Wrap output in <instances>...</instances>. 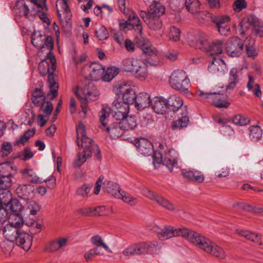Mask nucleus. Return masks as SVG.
Wrapping results in <instances>:
<instances>
[{
    "mask_svg": "<svg viewBox=\"0 0 263 263\" xmlns=\"http://www.w3.org/2000/svg\"><path fill=\"white\" fill-rule=\"evenodd\" d=\"M118 73V69L114 67L107 68L103 77V80L108 82L111 80Z\"/></svg>",
    "mask_w": 263,
    "mask_h": 263,
    "instance_id": "864d4df0",
    "label": "nucleus"
},
{
    "mask_svg": "<svg viewBox=\"0 0 263 263\" xmlns=\"http://www.w3.org/2000/svg\"><path fill=\"white\" fill-rule=\"evenodd\" d=\"M182 109L183 111L181 113V117L172 123V127L173 129H182L187 127L189 124V118L187 116V111L186 107L184 106Z\"/></svg>",
    "mask_w": 263,
    "mask_h": 263,
    "instance_id": "393cba45",
    "label": "nucleus"
},
{
    "mask_svg": "<svg viewBox=\"0 0 263 263\" xmlns=\"http://www.w3.org/2000/svg\"><path fill=\"white\" fill-rule=\"evenodd\" d=\"M121 125L125 130H132L137 126V121L135 116H126L121 121Z\"/></svg>",
    "mask_w": 263,
    "mask_h": 263,
    "instance_id": "f704fd0d",
    "label": "nucleus"
},
{
    "mask_svg": "<svg viewBox=\"0 0 263 263\" xmlns=\"http://www.w3.org/2000/svg\"><path fill=\"white\" fill-rule=\"evenodd\" d=\"M166 101L168 109L173 112L178 111L183 105L182 99L175 95H171Z\"/></svg>",
    "mask_w": 263,
    "mask_h": 263,
    "instance_id": "bb28decb",
    "label": "nucleus"
},
{
    "mask_svg": "<svg viewBox=\"0 0 263 263\" xmlns=\"http://www.w3.org/2000/svg\"><path fill=\"white\" fill-rule=\"evenodd\" d=\"M118 5L120 11L127 17L130 23L128 24L127 21L122 20L119 22L120 29H124L127 25H131L135 31L140 36L135 39V43L142 50L143 53L146 56V62L151 65H155L158 60L157 57L158 51L152 46L150 42L141 36L143 27L139 18L132 10L126 9L125 0H117Z\"/></svg>",
    "mask_w": 263,
    "mask_h": 263,
    "instance_id": "f257e3e1",
    "label": "nucleus"
},
{
    "mask_svg": "<svg viewBox=\"0 0 263 263\" xmlns=\"http://www.w3.org/2000/svg\"><path fill=\"white\" fill-rule=\"evenodd\" d=\"M82 91L86 99L91 101L96 100L100 95L99 91L91 83H88L87 85L85 86Z\"/></svg>",
    "mask_w": 263,
    "mask_h": 263,
    "instance_id": "cd10ccee",
    "label": "nucleus"
},
{
    "mask_svg": "<svg viewBox=\"0 0 263 263\" xmlns=\"http://www.w3.org/2000/svg\"><path fill=\"white\" fill-rule=\"evenodd\" d=\"M249 40L248 38H247L245 42L246 43V52L248 54V55L250 57H253L257 54V51L255 50L254 47L253 46V45L254 44V41L252 40L251 45L247 44V42Z\"/></svg>",
    "mask_w": 263,
    "mask_h": 263,
    "instance_id": "338daca9",
    "label": "nucleus"
},
{
    "mask_svg": "<svg viewBox=\"0 0 263 263\" xmlns=\"http://www.w3.org/2000/svg\"><path fill=\"white\" fill-rule=\"evenodd\" d=\"M21 172L23 175L27 177V179L31 183L37 184L43 182L42 179L36 175L32 169H24Z\"/></svg>",
    "mask_w": 263,
    "mask_h": 263,
    "instance_id": "ea45409f",
    "label": "nucleus"
},
{
    "mask_svg": "<svg viewBox=\"0 0 263 263\" xmlns=\"http://www.w3.org/2000/svg\"><path fill=\"white\" fill-rule=\"evenodd\" d=\"M196 94L203 99H208L210 103L213 104L218 108H227L230 104L226 100L221 99L219 94L216 92H206L198 89Z\"/></svg>",
    "mask_w": 263,
    "mask_h": 263,
    "instance_id": "9d476101",
    "label": "nucleus"
},
{
    "mask_svg": "<svg viewBox=\"0 0 263 263\" xmlns=\"http://www.w3.org/2000/svg\"><path fill=\"white\" fill-rule=\"evenodd\" d=\"M169 83L173 89L184 93L189 92L190 81L186 73L183 70H174L170 77Z\"/></svg>",
    "mask_w": 263,
    "mask_h": 263,
    "instance_id": "20e7f679",
    "label": "nucleus"
},
{
    "mask_svg": "<svg viewBox=\"0 0 263 263\" xmlns=\"http://www.w3.org/2000/svg\"><path fill=\"white\" fill-rule=\"evenodd\" d=\"M8 209L10 214L20 213L23 211V206L17 199H13L8 205Z\"/></svg>",
    "mask_w": 263,
    "mask_h": 263,
    "instance_id": "c03bdc74",
    "label": "nucleus"
},
{
    "mask_svg": "<svg viewBox=\"0 0 263 263\" xmlns=\"http://www.w3.org/2000/svg\"><path fill=\"white\" fill-rule=\"evenodd\" d=\"M133 73L136 78L141 81L144 80L148 75L146 63L141 60Z\"/></svg>",
    "mask_w": 263,
    "mask_h": 263,
    "instance_id": "2f4dec72",
    "label": "nucleus"
},
{
    "mask_svg": "<svg viewBox=\"0 0 263 263\" xmlns=\"http://www.w3.org/2000/svg\"><path fill=\"white\" fill-rule=\"evenodd\" d=\"M89 76L92 80H97L104 71L102 66L97 63H92L89 66Z\"/></svg>",
    "mask_w": 263,
    "mask_h": 263,
    "instance_id": "c756f323",
    "label": "nucleus"
},
{
    "mask_svg": "<svg viewBox=\"0 0 263 263\" xmlns=\"http://www.w3.org/2000/svg\"><path fill=\"white\" fill-rule=\"evenodd\" d=\"M153 151V164L155 168H157L160 164L165 165L170 172H172L173 167L177 163V157L175 156L176 152L173 149L168 151V156L162 159V156L161 153L157 151Z\"/></svg>",
    "mask_w": 263,
    "mask_h": 263,
    "instance_id": "423d86ee",
    "label": "nucleus"
},
{
    "mask_svg": "<svg viewBox=\"0 0 263 263\" xmlns=\"http://www.w3.org/2000/svg\"><path fill=\"white\" fill-rule=\"evenodd\" d=\"M10 213L8 208L0 206V223H3L9 219Z\"/></svg>",
    "mask_w": 263,
    "mask_h": 263,
    "instance_id": "774afa93",
    "label": "nucleus"
},
{
    "mask_svg": "<svg viewBox=\"0 0 263 263\" xmlns=\"http://www.w3.org/2000/svg\"><path fill=\"white\" fill-rule=\"evenodd\" d=\"M22 230L11 224H6L3 229V234L7 240L15 242Z\"/></svg>",
    "mask_w": 263,
    "mask_h": 263,
    "instance_id": "6ab92c4d",
    "label": "nucleus"
},
{
    "mask_svg": "<svg viewBox=\"0 0 263 263\" xmlns=\"http://www.w3.org/2000/svg\"><path fill=\"white\" fill-rule=\"evenodd\" d=\"M106 132L109 134L112 139L118 138L123 134L125 129L119 122L114 123L106 128Z\"/></svg>",
    "mask_w": 263,
    "mask_h": 263,
    "instance_id": "b1692460",
    "label": "nucleus"
},
{
    "mask_svg": "<svg viewBox=\"0 0 263 263\" xmlns=\"http://www.w3.org/2000/svg\"><path fill=\"white\" fill-rule=\"evenodd\" d=\"M197 39L196 49H199L206 52L210 47L209 37L205 34L201 33L198 35Z\"/></svg>",
    "mask_w": 263,
    "mask_h": 263,
    "instance_id": "4c0bfd02",
    "label": "nucleus"
},
{
    "mask_svg": "<svg viewBox=\"0 0 263 263\" xmlns=\"http://www.w3.org/2000/svg\"><path fill=\"white\" fill-rule=\"evenodd\" d=\"M26 209L29 211L30 214L35 215L39 211L40 207L36 202L30 200L26 204Z\"/></svg>",
    "mask_w": 263,
    "mask_h": 263,
    "instance_id": "0e129e2a",
    "label": "nucleus"
},
{
    "mask_svg": "<svg viewBox=\"0 0 263 263\" xmlns=\"http://www.w3.org/2000/svg\"><path fill=\"white\" fill-rule=\"evenodd\" d=\"M40 109L45 114V117L50 115L53 111V107L50 101H44L40 106Z\"/></svg>",
    "mask_w": 263,
    "mask_h": 263,
    "instance_id": "052dcab7",
    "label": "nucleus"
},
{
    "mask_svg": "<svg viewBox=\"0 0 263 263\" xmlns=\"http://www.w3.org/2000/svg\"><path fill=\"white\" fill-rule=\"evenodd\" d=\"M236 233L248 240L261 244V242H260L261 237L258 234L242 230H237Z\"/></svg>",
    "mask_w": 263,
    "mask_h": 263,
    "instance_id": "e433bc0d",
    "label": "nucleus"
},
{
    "mask_svg": "<svg viewBox=\"0 0 263 263\" xmlns=\"http://www.w3.org/2000/svg\"><path fill=\"white\" fill-rule=\"evenodd\" d=\"M116 93L122 96L123 102L127 104L134 103L137 98L135 90L125 83L118 84L114 88Z\"/></svg>",
    "mask_w": 263,
    "mask_h": 263,
    "instance_id": "6e6552de",
    "label": "nucleus"
},
{
    "mask_svg": "<svg viewBox=\"0 0 263 263\" xmlns=\"http://www.w3.org/2000/svg\"><path fill=\"white\" fill-rule=\"evenodd\" d=\"M243 47L242 41L238 37L233 36L229 38L227 41L225 50L229 55L237 57L241 54Z\"/></svg>",
    "mask_w": 263,
    "mask_h": 263,
    "instance_id": "1a4fd4ad",
    "label": "nucleus"
},
{
    "mask_svg": "<svg viewBox=\"0 0 263 263\" xmlns=\"http://www.w3.org/2000/svg\"><path fill=\"white\" fill-rule=\"evenodd\" d=\"M91 242L96 246H101L103 247L107 252L112 253V251L109 249L106 244L103 242V240L99 235H96L91 237Z\"/></svg>",
    "mask_w": 263,
    "mask_h": 263,
    "instance_id": "5fc2aeb1",
    "label": "nucleus"
},
{
    "mask_svg": "<svg viewBox=\"0 0 263 263\" xmlns=\"http://www.w3.org/2000/svg\"><path fill=\"white\" fill-rule=\"evenodd\" d=\"M162 248V243L157 241L140 242L128 246L122 251V254L126 257L158 254Z\"/></svg>",
    "mask_w": 263,
    "mask_h": 263,
    "instance_id": "7ed1b4c3",
    "label": "nucleus"
},
{
    "mask_svg": "<svg viewBox=\"0 0 263 263\" xmlns=\"http://www.w3.org/2000/svg\"><path fill=\"white\" fill-rule=\"evenodd\" d=\"M232 122L239 126H246L250 124V120L241 115H237L232 118Z\"/></svg>",
    "mask_w": 263,
    "mask_h": 263,
    "instance_id": "6e6d98bb",
    "label": "nucleus"
},
{
    "mask_svg": "<svg viewBox=\"0 0 263 263\" xmlns=\"http://www.w3.org/2000/svg\"><path fill=\"white\" fill-rule=\"evenodd\" d=\"M13 199L9 191H0V206L8 208V205Z\"/></svg>",
    "mask_w": 263,
    "mask_h": 263,
    "instance_id": "79ce46f5",
    "label": "nucleus"
},
{
    "mask_svg": "<svg viewBox=\"0 0 263 263\" xmlns=\"http://www.w3.org/2000/svg\"><path fill=\"white\" fill-rule=\"evenodd\" d=\"M185 7L192 13L199 12L200 4L198 0H185Z\"/></svg>",
    "mask_w": 263,
    "mask_h": 263,
    "instance_id": "09e8293b",
    "label": "nucleus"
},
{
    "mask_svg": "<svg viewBox=\"0 0 263 263\" xmlns=\"http://www.w3.org/2000/svg\"><path fill=\"white\" fill-rule=\"evenodd\" d=\"M33 237L21 230L15 241L16 244L25 251L29 250L32 243Z\"/></svg>",
    "mask_w": 263,
    "mask_h": 263,
    "instance_id": "f3484780",
    "label": "nucleus"
},
{
    "mask_svg": "<svg viewBox=\"0 0 263 263\" xmlns=\"http://www.w3.org/2000/svg\"><path fill=\"white\" fill-rule=\"evenodd\" d=\"M154 230L160 240H166L173 237L182 236L183 232V228L175 229L171 226H165L162 229L156 226Z\"/></svg>",
    "mask_w": 263,
    "mask_h": 263,
    "instance_id": "9b49d317",
    "label": "nucleus"
},
{
    "mask_svg": "<svg viewBox=\"0 0 263 263\" xmlns=\"http://www.w3.org/2000/svg\"><path fill=\"white\" fill-rule=\"evenodd\" d=\"M250 129V137L254 141L259 140L262 137V129L258 125L251 126Z\"/></svg>",
    "mask_w": 263,
    "mask_h": 263,
    "instance_id": "a18cd8bd",
    "label": "nucleus"
},
{
    "mask_svg": "<svg viewBox=\"0 0 263 263\" xmlns=\"http://www.w3.org/2000/svg\"><path fill=\"white\" fill-rule=\"evenodd\" d=\"M110 110L109 107H104L99 112L100 121L102 128H105L107 126V123L105 121L109 116Z\"/></svg>",
    "mask_w": 263,
    "mask_h": 263,
    "instance_id": "4d7b16f0",
    "label": "nucleus"
},
{
    "mask_svg": "<svg viewBox=\"0 0 263 263\" xmlns=\"http://www.w3.org/2000/svg\"><path fill=\"white\" fill-rule=\"evenodd\" d=\"M12 151V145L9 142H4L1 146L0 156L2 157H6L11 153Z\"/></svg>",
    "mask_w": 263,
    "mask_h": 263,
    "instance_id": "603ef678",
    "label": "nucleus"
},
{
    "mask_svg": "<svg viewBox=\"0 0 263 263\" xmlns=\"http://www.w3.org/2000/svg\"><path fill=\"white\" fill-rule=\"evenodd\" d=\"M14 246V242L8 240L3 241L1 244V248L6 254H10L12 251Z\"/></svg>",
    "mask_w": 263,
    "mask_h": 263,
    "instance_id": "69168bd1",
    "label": "nucleus"
},
{
    "mask_svg": "<svg viewBox=\"0 0 263 263\" xmlns=\"http://www.w3.org/2000/svg\"><path fill=\"white\" fill-rule=\"evenodd\" d=\"M150 96L146 92H141L137 95V98L134 103L138 109H143L149 106L151 103Z\"/></svg>",
    "mask_w": 263,
    "mask_h": 263,
    "instance_id": "5701e85b",
    "label": "nucleus"
},
{
    "mask_svg": "<svg viewBox=\"0 0 263 263\" xmlns=\"http://www.w3.org/2000/svg\"><path fill=\"white\" fill-rule=\"evenodd\" d=\"M153 109L158 114H163L168 109L167 101L162 97H155L151 101Z\"/></svg>",
    "mask_w": 263,
    "mask_h": 263,
    "instance_id": "a211bd4d",
    "label": "nucleus"
},
{
    "mask_svg": "<svg viewBox=\"0 0 263 263\" xmlns=\"http://www.w3.org/2000/svg\"><path fill=\"white\" fill-rule=\"evenodd\" d=\"M212 20L216 25L219 32L222 35H226L230 32V28L228 25L230 21L229 16L227 15L213 16Z\"/></svg>",
    "mask_w": 263,
    "mask_h": 263,
    "instance_id": "4468645a",
    "label": "nucleus"
},
{
    "mask_svg": "<svg viewBox=\"0 0 263 263\" xmlns=\"http://www.w3.org/2000/svg\"><path fill=\"white\" fill-rule=\"evenodd\" d=\"M141 61V60L133 58L125 59L121 63V68L124 71L133 72Z\"/></svg>",
    "mask_w": 263,
    "mask_h": 263,
    "instance_id": "a878e982",
    "label": "nucleus"
},
{
    "mask_svg": "<svg viewBox=\"0 0 263 263\" xmlns=\"http://www.w3.org/2000/svg\"><path fill=\"white\" fill-rule=\"evenodd\" d=\"M13 177L0 174V191L6 190L11 186Z\"/></svg>",
    "mask_w": 263,
    "mask_h": 263,
    "instance_id": "49530a36",
    "label": "nucleus"
},
{
    "mask_svg": "<svg viewBox=\"0 0 263 263\" xmlns=\"http://www.w3.org/2000/svg\"><path fill=\"white\" fill-rule=\"evenodd\" d=\"M152 30H159L162 27V22L159 17L149 15L148 20L145 23Z\"/></svg>",
    "mask_w": 263,
    "mask_h": 263,
    "instance_id": "37998d69",
    "label": "nucleus"
},
{
    "mask_svg": "<svg viewBox=\"0 0 263 263\" xmlns=\"http://www.w3.org/2000/svg\"><path fill=\"white\" fill-rule=\"evenodd\" d=\"M142 193L145 197L151 200L155 201L159 205L164 209L169 211L175 210L174 205L163 196L156 194L147 189L143 190Z\"/></svg>",
    "mask_w": 263,
    "mask_h": 263,
    "instance_id": "f8f14e48",
    "label": "nucleus"
},
{
    "mask_svg": "<svg viewBox=\"0 0 263 263\" xmlns=\"http://www.w3.org/2000/svg\"><path fill=\"white\" fill-rule=\"evenodd\" d=\"M182 233V237L196 246L200 239L203 236V235L198 232L184 228H183V232Z\"/></svg>",
    "mask_w": 263,
    "mask_h": 263,
    "instance_id": "4be33fe9",
    "label": "nucleus"
},
{
    "mask_svg": "<svg viewBox=\"0 0 263 263\" xmlns=\"http://www.w3.org/2000/svg\"><path fill=\"white\" fill-rule=\"evenodd\" d=\"M230 82L227 86V89H232L238 82V70L236 68H232L230 72Z\"/></svg>",
    "mask_w": 263,
    "mask_h": 263,
    "instance_id": "de8ad7c7",
    "label": "nucleus"
},
{
    "mask_svg": "<svg viewBox=\"0 0 263 263\" xmlns=\"http://www.w3.org/2000/svg\"><path fill=\"white\" fill-rule=\"evenodd\" d=\"M181 31L180 29L173 26L170 28L168 33V37L170 40L175 42H177L180 39V35Z\"/></svg>",
    "mask_w": 263,
    "mask_h": 263,
    "instance_id": "e2e57ef3",
    "label": "nucleus"
},
{
    "mask_svg": "<svg viewBox=\"0 0 263 263\" xmlns=\"http://www.w3.org/2000/svg\"><path fill=\"white\" fill-rule=\"evenodd\" d=\"M77 143L79 147H84V150L79 153L77 159L73 162L74 167H80L87 159L90 158L93 154L96 159L100 160L101 156V151L98 145L94 141L86 136L85 125L79 122L76 126Z\"/></svg>",
    "mask_w": 263,
    "mask_h": 263,
    "instance_id": "f03ea898",
    "label": "nucleus"
},
{
    "mask_svg": "<svg viewBox=\"0 0 263 263\" xmlns=\"http://www.w3.org/2000/svg\"><path fill=\"white\" fill-rule=\"evenodd\" d=\"M213 242L208 238L203 236L196 246L207 253L210 251V248L212 247Z\"/></svg>",
    "mask_w": 263,
    "mask_h": 263,
    "instance_id": "3c124183",
    "label": "nucleus"
},
{
    "mask_svg": "<svg viewBox=\"0 0 263 263\" xmlns=\"http://www.w3.org/2000/svg\"><path fill=\"white\" fill-rule=\"evenodd\" d=\"M34 156V153L28 147L25 148L24 151L17 153L16 157L23 161H26L32 158Z\"/></svg>",
    "mask_w": 263,
    "mask_h": 263,
    "instance_id": "680f3d73",
    "label": "nucleus"
},
{
    "mask_svg": "<svg viewBox=\"0 0 263 263\" xmlns=\"http://www.w3.org/2000/svg\"><path fill=\"white\" fill-rule=\"evenodd\" d=\"M97 37L100 40H106L109 36V33L106 28L103 26H100L95 29Z\"/></svg>",
    "mask_w": 263,
    "mask_h": 263,
    "instance_id": "bf43d9fd",
    "label": "nucleus"
},
{
    "mask_svg": "<svg viewBox=\"0 0 263 263\" xmlns=\"http://www.w3.org/2000/svg\"><path fill=\"white\" fill-rule=\"evenodd\" d=\"M208 70L210 73L219 76L224 73L227 68L222 59L214 58L209 65Z\"/></svg>",
    "mask_w": 263,
    "mask_h": 263,
    "instance_id": "2eb2a0df",
    "label": "nucleus"
},
{
    "mask_svg": "<svg viewBox=\"0 0 263 263\" xmlns=\"http://www.w3.org/2000/svg\"><path fill=\"white\" fill-rule=\"evenodd\" d=\"M32 45L40 50L46 48L48 50H52L53 48V41L51 36H46L41 31L34 32L31 35Z\"/></svg>",
    "mask_w": 263,
    "mask_h": 263,
    "instance_id": "0eeeda50",
    "label": "nucleus"
},
{
    "mask_svg": "<svg viewBox=\"0 0 263 263\" xmlns=\"http://www.w3.org/2000/svg\"><path fill=\"white\" fill-rule=\"evenodd\" d=\"M138 151L143 155L150 154L153 151L151 142L146 139H141L137 143Z\"/></svg>",
    "mask_w": 263,
    "mask_h": 263,
    "instance_id": "c85d7f7f",
    "label": "nucleus"
},
{
    "mask_svg": "<svg viewBox=\"0 0 263 263\" xmlns=\"http://www.w3.org/2000/svg\"><path fill=\"white\" fill-rule=\"evenodd\" d=\"M182 176L191 181L201 183L204 180V175L200 172L195 170L183 169L181 171Z\"/></svg>",
    "mask_w": 263,
    "mask_h": 263,
    "instance_id": "412c9836",
    "label": "nucleus"
},
{
    "mask_svg": "<svg viewBox=\"0 0 263 263\" xmlns=\"http://www.w3.org/2000/svg\"><path fill=\"white\" fill-rule=\"evenodd\" d=\"M103 189L105 192H107L111 196L117 198L121 197L120 192L121 190L118 184L112 181H108L104 184Z\"/></svg>",
    "mask_w": 263,
    "mask_h": 263,
    "instance_id": "7c9ffc66",
    "label": "nucleus"
},
{
    "mask_svg": "<svg viewBox=\"0 0 263 263\" xmlns=\"http://www.w3.org/2000/svg\"><path fill=\"white\" fill-rule=\"evenodd\" d=\"M15 13L20 16H24L28 17L29 9L23 0H20L16 3L14 7Z\"/></svg>",
    "mask_w": 263,
    "mask_h": 263,
    "instance_id": "72a5a7b5",
    "label": "nucleus"
},
{
    "mask_svg": "<svg viewBox=\"0 0 263 263\" xmlns=\"http://www.w3.org/2000/svg\"><path fill=\"white\" fill-rule=\"evenodd\" d=\"M34 187L30 184H19L15 192L17 196L24 200H27L33 197Z\"/></svg>",
    "mask_w": 263,
    "mask_h": 263,
    "instance_id": "dca6fc26",
    "label": "nucleus"
},
{
    "mask_svg": "<svg viewBox=\"0 0 263 263\" xmlns=\"http://www.w3.org/2000/svg\"><path fill=\"white\" fill-rule=\"evenodd\" d=\"M16 170L11 162H5L0 164V174L14 176Z\"/></svg>",
    "mask_w": 263,
    "mask_h": 263,
    "instance_id": "c9c22d12",
    "label": "nucleus"
},
{
    "mask_svg": "<svg viewBox=\"0 0 263 263\" xmlns=\"http://www.w3.org/2000/svg\"><path fill=\"white\" fill-rule=\"evenodd\" d=\"M223 41L217 40L212 43H210L209 49L206 52H210L211 55L221 54L222 52Z\"/></svg>",
    "mask_w": 263,
    "mask_h": 263,
    "instance_id": "58836bf2",
    "label": "nucleus"
},
{
    "mask_svg": "<svg viewBox=\"0 0 263 263\" xmlns=\"http://www.w3.org/2000/svg\"><path fill=\"white\" fill-rule=\"evenodd\" d=\"M38 69L40 73L42 76L48 75V83L50 88L49 91L47 93V97L50 99H54L58 95V84L55 82L54 77L52 71H49V63L47 60H42L39 64Z\"/></svg>",
    "mask_w": 263,
    "mask_h": 263,
    "instance_id": "39448f33",
    "label": "nucleus"
},
{
    "mask_svg": "<svg viewBox=\"0 0 263 263\" xmlns=\"http://www.w3.org/2000/svg\"><path fill=\"white\" fill-rule=\"evenodd\" d=\"M212 247L210 248L209 253L218 258L224 259L226 257V253L220 247L216 245L214 242L212 243Z\"/></svg>",
    "mask_w": 263,
    "mask_h": 263,
    "instance_id": "a19ab883",
    "label": "nucleus"
},
{
    "mask_svg": "<svg viewBox=\"0 0 263 263\" xmlns=\"http://www.w3.org/2000/svg\"><path fill=\"white\" fill-rule=\"evenodd\" d=\"M120 197H117L118 199H121L124 202L129 204L131 205H134L137 203V199L128 193L124 191L120 192Z\"/></svg>",
    "mask_w": 263,
    "mask_h": 263,
    "instance_id": "13d9d810",
    "label": "nucleus"
},
{
    "mask_svg": "<svg viewBox=\"0 0 263 263\" xmlns=\"http://www.w3.org/2000/svg\"><path fill=\"white\" fill-rule=\"evenodd\" d=\"M149 15L160 17L165 12V8L160 4L155 3L151 5L148 9Z\"/></svg>",
    "mask_w": 263,
    "mask_h": 263,
    "instance_id": "473e14b6",
    "label": "nucleus"
},
{
    "mask_svg": "<svg viewBox=\"0 0 263 263\" xmlns=\"http://www.w3.org/2000/svg\"><path fill=\"white\" fill-rule=\"evenodd\" d=\"M111 110L112 117L117 120L121 121L127 116L129 105L124 102L117 100L112 102Z\"/></svg>",
    "mask_w": 263,
    "mask_h": 263,
    "instance_id": "ddd939ff",
    "label": "nucleus"
},
{
    "mask_svg": "<svg viewBox=\"0 0 263 263\" xmlns=\"http://www.w3.org/2000/svg\"><path fill=\"white\" fill-rule=\"evenodd\" d=\"M21 213L10 214L9 220H11L9 222L10 224L19 228L22 226L24 221Z\"/></svg>",
    "mask_w": 263,
    "mask_h": 263,
    "instance_id": "8fccbe9b",
    "label": "nucleus"
},
{
    "mask_svg": "<svg viewBox=\"0 0 263 263\" xmlns=\"http://www.w3.org/2000/svg\"><path fill=\"white\" fill-rule=\"evenodd\" d=\"M248 22L253 26L255 34L263 37V22L254 14L248 16Z\"/></svg>",
    "mask_w": 263,
    "mask_h": 263,
    "instance_id": "aec40b11",
    "label": "nucleus"
}]
</instances>
